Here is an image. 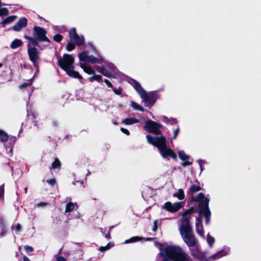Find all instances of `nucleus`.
<instances>
[{
  "label": "nucleus",
  "mask_w": 261,
  "mask_h": 261,
  "mask_svg": "<svg viewBox=\"0 0 261 261\" xmlns=\"http://www.w3.org/2000/svg\"><path fill=\"white\" fill-rule=\"evenodd\" d=\"M155 246L160 250L164 261H190V258L178 246L170 245L164 246L160 243H155Z\"/></svg>",
  "instance_id": "obj_1"
},
{
  "label": "nucleus",
  "mask_w": 261,
  "mask_h": 261,
  "mask_svg": "<svg viewBox=\"0 0 261 261\" xmlns=\"http://www.w3.org/2000/svg\"><path fill=\"white\" fill-rule=\"evenodd\" d=\"M191 212L192 211L188 210L182 214L183 218L179 226V232L184 242L190 248L195 246L197 243L189 223Z\"/></svg>",
  "instance_id": "obj_2"
},
{
  "label": "nucleus",
  "mask_w": 261,
  "mask_h": 261,
  "mask_svg": "<svg viewBox=\"0 0 261 261\" xmlns=\"http://www.w3.org/2000/svg\"><path fill=\"white\" fill-rule=\"evenodd\" d=\"M195 200L200 203V205L202 206V209L200 212L199 218L196 219V230L198 234L205 239L201 218L203 216L205 217L206 224H208L210 220L211 212L208 208L209 199L208 198L205 197L203 194L200 193L198 194Z\"/></svg>",
  "instance_id": "obj_3"
},
{
  "label": "nucleus",
  "mask_w": 261,
  "mask_h": 261,
  "mask_svg": "<svg viewBox=\"0 0 261 261\" xmlns=\"http://www.w3.org/2000/svg\"><path fill=\"white\" fill-rule=\"evenodd\" d=\"M148 143L157 147L163 158L171 157L173 159H176L177 155L175 152L170 148H168L166 145V140L164 136L152 137L146 136Z\"/></svg>",
  "instance_id": "obj_4"
},
{
  "label": "nucleus",
  "mask_w": 261,
  "mask_h": 261,
  "mask_svg": "<svg viewBox=\"0 0 261 261\" xmlns=\"http://www.w3.org/2000/svg\"><path fill=\"white\" fill-rule=\"evenodd\" d=\"M74 59L69 54H64L62 59L58 60L59 66L71 77L82 80V76L79 72L74 70Z\"/></svg>",
  "instance_id": "obj_5"
},
{
  "label": "nucleus",
  "mask_w": 261,
  "mask_h": 261,
  "mask_svg": "<svg viewBox=\"0 0 261 261\" xmlns=\"http://www.w3.org/2000/svg\"><path fill=\"white\" fill-rule=\"evenodd\" d=\"M133 86L138 93L142 98L146 106H152L155 102V100L152 99L154 92L148 94L141 87V85L136 81H134Z\"/></svg>",
  "instance_id": "obj_6"
},
{
  "label": "nucleus",
  "mask_w": 261,
  "mask_h": 261,
  "mask_svg": "<svg viewBox=\"0 0 261 261\" xmlns=\"http://www.w3.org/2000/svg\"><path fill=\"white\" fill-rule=\"evenodd\" d=\"M80 64L82 63H88L91 64L99 63L101 62L100 58L94 57L92 55L89 56L85 51H82L79 55Z\"/></svg>",
  "instance_id": "obj_7"
},
{
  "label": "nucleus",
  "mask_w": 261,
  "mask_h": 261,
  "mask_svg": "<svg viewBox=\"0 0 261 261\" xmlns=\"http://www.w3.org/2000/svg\"><path fill=\"white\" fill-rule=\"evenodd\" d=\"M69 37L70 40L71 42H73L76 45L81 46L84 43L85 38L84 36L77 34L75 28H72L69 31Z\"/></svg>",
  "instance_id": "obj_8"
},
{
  "label": "nucleus",
  "mask_w": 261,
  "mask_h": 261,
  "mask_svg": "<svg viewBox=\"0 0 261 261\" xmlns=\"http://www.w3.org/2000/svg\"><path fill=\"white\" fill-rule=\"evenodd\" d=\"M184 204L185 202L182 201H177L174 203L167 201L164 204L162 208L169 212L176 213L181 209L184 206Z\"/></svg>",
  "instance_id": "obj_9"
},
{
  "label": "nucleus",
  "mask_w": 261,
  "mask_h": 261,
  "mask_svg": "<svg viewBox=\"0 0 261 261\" xmlns=\"http://www.w3.org/2000/svg\"><path fill=\"white\" fill-rule=\"evenodd\" d=\"M161 127V125L159 123L151 120L146 121L144 127L147 132L155 135L160 134Z\"/></svg>",
  "instance_id": "obj_10"
},
{
  "label": "nucleus",
  "mask_w": 261,
  "mask_h": 261,
  "mask_svg": "<svg viewBox=\"0 0 261 261\" xmlns=\"http://www.w3.org/2000/svg\"><path fill=\"white\" fill-rule=\"evenodd\" d=\"M34 36L36 40L39 41H46L49 42V40L46 36V31L38 27H35L34 28Z\"/></svg>",
  "instance_id": "obj_11"
},
{
  "label": "nucleus",
  "mask_w": 261,
  "mask_h": 261,
  "mask_svg": "<svg viewBox=\"0 0 261 261\" xmlns=\"http://www.w3.org/2000/svg\"><path fill=\"white\" fill-rule=\"evenodd\" d=\"M28 53L30 60L32 62L34 66L37 68L38 67V61L39 60V53L35 47H31L29 45L28 47Z\"/></svg>",
  "instance_id": "obj_12"
},
{
  "label": "nucleus",
  "mask_w": 261,
  "mask_h": 261,
  "mask_svg": "<svg viewBox=\"0 0 261 261\" xmlns=\"http://www.w3.org/2000/svg\"><path fill=\"white\" fill-rule=\"evenodd\" d=\"M27 24V20L25 18H21L17 23L13 27V30L16 31H19Z\"/></svg>",
  "instance_id": "obj_13"
},
{
  "label": "nucleus",
  "mask_w": 261,
  "mask_h": 261,
  "mask_svg": "<svg viewBox=\"0 0 261 261\" xmlns=\"http://www.w3.org/2000/svg\"><path fill=\"white\" fill-rule=\"evenodd\" d=\"M80 67L83 69L84 71L89 75H93L95 73V71L93 68L88 65L85 63H82L80 64Z\"/></svg>",
  "instance_id": "obj_14"
},
{
  "label": "nucleus",
  "mask_w": 261,
  "mask_h": 261,
  "mask_svg": "<svg viewBox=\"0 0 261 261\" xmlns=\"http://www.w3.org/2000/svg\"><path fill=\"white\" fill-rule=\"evenodd\" d=\"M78 206L76 203L69 202L67 203L65 207V212L69 214L74 210H77Z\"/></svg>",
  "instance_id": "obj_15"
},
{
  "label": "nucleus",
  "mask_w": 261,
  "mask_h": 261,
  "mask_svg": "<svg viewBox=\"0 0 261 261\" xmlns=\"http://www.w3.org/2000/svg\"><path fill=\"white\" fill-rule=\"evenodd\" d=\"M139 122V120L134 118H127L122 121V123L125 125H132Z\"/></svg>",
  "instance_id": "obj_16"
},
{
  "label": "nucleus",
  "mask_w": 261,
  "mask_h": 261,
  "mask_svg": "<svg viewBox=\"0 0 261 261\" xmlns=\"http://www.w3.org/2000/svg\"><path fill=\"white\" fill-rule=\"evenodd\" d=\"M97 71L102 74L104 76H111L112 73L106 69L103 66H98L96 68Z\"/></svg>",
  "instance_id": "obj_17"
},
{
  "label": "nucleus",
  "mask_w": 261,
  "mask_h": 261,
  "mask_svg": "<svg viewBox=\"0 0 261 261\" xmlns=\"http://www.w3.org/2000/svg\"><path fill=\"white\" fill-rule=\"evenodd\" d=\"M229 249H224L218 252H217L216 254L213 255V257L215 259L219 258L220 257H221L222 256H224L228 254L229 252Z\"/></svg>",
  "instance_id": "obj_18"
},
{
  "label": "nucleus",
  "mask_w": 261,
  "mask_h": 261,
  "mask_svg": "<svg viewBox=\"0 0 261 261\" xmlns=\"http://www.w3.org/2000/svg\"><path fill=\"white\" fill-rule=\"evenodd\" d=\"M173 196L177 197L179 200H182L185 198L184 192L182 189H179L177 192L173 194Z\"/></svg>",
  "instance_id": "obj_19"
},
{
  "label": "nucleus",
  "mask_w": 261,
  "mask_h": 261,
  "mask_svg": "<svg viewBox=\"0 0 261 261\" xmlns=\"http://www.w3.org/2000/svg\"><path fill=\"white\" fill-rule=\"evenodd\" d=\"M22 45V41L19 39H15L13 40L10 45V47L12 49H15Z\"/></svg>",
  "instance_id": "obj_20"
},
{
  "label": "nucleus",
  "mask_w": 261,
  "mask_h": 261,
  "mask_svg": "<svg viewBox=\"0 0 261 261\" xmlns=\"http://www.w3.org/2000/svg\"><path fill=\"white\" fill-rule=\"evenodd\" d=\"M142 239H143L142 237H138V236L133 237L130 238L129 239L126 240L124 241V244H128V243H134V242H136L141 241Z\"/></svg>",
  "instance_id": "obj_21"
},
{
  "label": "nucleus",
  "mask_w": 261,
  "mask_h": 261,
  "mask_svg": "<svg viewBox=\"0 0 261 261\" xmlns=\"http://www.w3.org/2000/svg\"><path fill=\"white\" fill-rule=\"evenodd\" d=\"M163 121L167 124H172V125L177 123V121L176 119H175L174 118H169L166 116L163 117Z\"/></svg>",
  "instance_id": "obj_22"
},
{
  "label": "nucleus",
  "mask_w": 261,
  "mask_h": 261,
  "mask_svg": "<svg viewBox=\"0 0 261 261\" xmlns=\"http://www.w3.org/2000/svg\"><path fill=\"white\" fill-rule=\"evenodd\" d=\"M178 155L180 160L190 159V155L186 154L185 151L182 150H180L178 151Z\"/></svg>",
  "instance_id": "obj_23"
},
{
  "label": "nucleus",
  "mask_w": 261,
  "mask_h": 261,
  "mask_svg": "<svg viewBox=\"0 0 261 261\" xmlns=\"http://www.w3.org/2000/svg\"><path fill=\"white\" fill-rule=\"evenodd\" d=\"M61 167V163L58 159H55L54 162L51 164V169H59Z\"/></svg>",
  "instance_id": "obj_24"
},
{
  "label": "nucleus",
  "mask_w": 261,
  "mask_h": 261,
  "mask_svg": "<svg viewBox=\"0 0 261 261\" xmlns=\"http://www.w3.org/2000/svg\"><path fill=\"white\" fill-rule=\"evenodd\" d=\"M207 242L208 244L210 247H213L214 243L215 242V239L214 237L208 234L206 238Z\"/></svg>",
  "instance_id": "obj_25"
},
{
  "label": "nucleus",
  "mask_w": 261,
  "mask_h": 261,
  "mask_svg": "<svg viewBox=\"0 0 261 261\" xmlns=\"http://www.w3.org/2000/svg\"><path fill=\"white\" fill-rule=\"evenodd\" d=\"M16 16H9L7 18H6L3 22L2 23L4 24H8V23H10L12 22H13L16 18Z\"/></svg>",
  "instance_id": "obj_26"
},
{
  "label": "nucleus",
  "mask_w": 261,
  "mask_h": 261,
  "mask_svg": "<svg viewBox=\"0 0 261 261\" xmlns=\"http://www.w3.org/2000/svg\"><path fill=\"white\" fill-rule=\"evenodd\" d=\"M8 136L7 134L3 130H0V140L2 141H6L7 140Z\"/></svg>",
  "instance_id": "obj_27"
},
{
  "label": "nucleus",
  "mask_w": 261,
  "mask_h": 261,
  "mask_svg": "<svg viewBox=\"0 0 261 261\" xmlns=\"http://www.w3.org/2000/svg\"><path fill=\"white\" fill-rule=\"evenodd\" d=\"M131 106L135 110H138L142 112L144 111V109L134 101L131 102Z\"/></svg>",
  "instance_id": "obj_28"
},
{
  "label": "nucleus",
  "mask_w": 261,
  "mask_h": 261,
  "mask_svg": "<svg viewBox=\"0 0 261 261\" xmlns=\"http://www.w3.org/2000/svg\"><path fill=\"white\" fill-rule=\"evenodd\" d=\"M25 38L29 41V42L30 43H32L33 45H38V43L37 42V40H36L35 38H33L28 36H25Z\"/></svg>",
  "instance_id": "obj_29"
},
{
  "label": "nucleus",
  "mask_w": 261,
  "mask_h": 261,
  "mask_svg": "<svg viewBox=\"0 0 261 261\" xmlns=\"http://www.w3.org/2000/svg\"><path fill=\"white\" fill-rule=\"evenodd\" d=\"M101 79H102L101 76L100 75H98V74H95V73H94V74L92 76L89 77V80L91 81H93L94 80L100 81Z\"/></svg>",
  "instance_id": "obj_30"
},
{
  "label": "nucleus",
  "mask_w": 261,
  "mask_h": 261,
  "mask_svg": "<svg viewBox=\"0 0 261 261\" xmlns=\"http://www.w3.org/2000/svg\"><path fill=\"white\" fill-rule=\"evenodd\" d=\"M112 246H113V244L112 243H109L106 246L101 247L99 250L100 251H104L109 249Z\"/></svg>",
  "instance_id": "obj_31"
},
{
  "label": "nucleus",
  "mask_w": 261,
  "mask_h": 261,
  "mask_svg": "<svg viewBox=\"0 0 261 261\" xmlns=\"http://www.w3.org/2000/svg\"><path fill=\"white\" fill-rule=\"evenodd\" d=\"M8 12L7 9L0 7V16H6L8 14Z\"/></svg>",
  "instance_id": "obj_32"
},
{
  "label": "nucleus",
  "mask_w": 261,
  "mask_h": 261,
  "mask_svg": "<svg viewBox=\"0 0 261 261\" xmlns=\"http://www.w3.org/2000/svg\"><path fill=\"white\" fill-rule=\"evenodd\" d=\"M197 162L198 163L200 168L201 172H202L204 169V165L205 164V162L201 159H199L197 161Z\"/></svg>",
  "instance_id": "obj_33"
},
{
  "label": "nucleus",
  "mask_w": 261,
  "mask_h": 261,
  "mask_svg": "<svg viewBox=\"0 0 261 261\" xmlns=\"http://www.w3.org/2000/svg\"><path fill=\"white\" fill-rule=\"evenodd\" d=\"M191 191L193 192H198L199 191V190H200L201 189V188L200 187V186H197V185H192L191 187Z\"/></svg>",
  "instance_id": "obj_34"
},
{
  "label": "nucleus",
  "mask_w": 261,
  "mask_h": 261,
  "mask_svg": "<svg viewBox=\"0 0 261 261\" xmlns=\"http://www.w3.org/2000/svg\"><path fill=\"white\" fill-rule=\"evenodd\" d=\"M66 48L68 51H71L75 48V45L71 42L68 43Z\"/></svg>",
  "instance_id": "obj_35"
},
{
  "label": "nucleus",
  "mask_w": 261,
  "mask_h": 261,
  "mask_svg": "<svg viewBox=\"0 0 261 261\" xmlns=\"http://www.w3.org/2000/svg\"><path fill=\"white\" fill-rule=\"evenodd\" d=\"M62 39H63V36L59 34H56L54 36V39L57 42L61 41L62 40Z\"/></svg>",
  "instance_id": "obj_36"
},
{
  "label": "nucleus",
  "mask_w": 261,
  "mask_h": 261,
  "mask_svg": "<svg viewBox=\"0 0 261 261\" xmlns=\"http://www.w3.org/2000/svg\"><path fill=\"white\" fill-rule=\"evenodd\" d=\"M189 159L182 160L181 161L183 162L182 163V166L184 167H186L187 166H189L191 165L192 163L189 161Z\"/></svg>",
  "instance_id": "obj_37"
},
{
  "label": "nucleus",
  "mask_w": 261,
  "mask_h": 261,
  "mask_svg": "<svg viewBox=\"0 0 261 261\" xmlns=\"http://www.w3.org/2000/svg\"><path fill=\"white\" fill-rule=\"evenodd\" d=\"M24 248L25 251L28 253H30V252L33 251V250H34L33 248L30 246L26 245L24 247Z\"/></svg>",
  "instance_id": "obj_38"
},
{
  "label": "nucleus",
  "mask_w": 261,
  "mask_h": 261,
  "mask_svg": "<svg viewBox=\"0 0 261 261\" xmlns=\"http://www.w3.org/2000/svg\"><path fill=\"white\" fill-rule=\"evenodd\" d=\"M196 249H197L196 251H194V250L191 249V254L192 255H193L195 257H199L198 249V248H197Z\"/></svg>",
  "instance_id": "obj_39"
},
{
  "label": "nucleus",
  "mask_w": 261,
  "mask_h": 261,
  "mask_svg": "<svg viewBox=\"0 0 261 261\" xmlns=\"http://www.w3.org/2000/svg\"><path fill=\"white\" fill-rule=\"evenodd\" d=\"M46 181L50 185L53 186L56 183V179L55 178H51L50 179L47 180Z\"/></svg>",
  "instance_id": "obj_40"
},
{
  "label": "nucleus",
  "mask_w": 261,
  "mask_h": 261,
  "mask_svg": "<svg viewBox=\"0 0 261 261\" xmlns=\"http://www.w3.org/2000/svg\"><path fill=\"white\" fill-rule=\"evenodd\" d=\"M21 225L19 224H17L15 226V230L16 231V232H19L21 230Z\"/></svg>",
  "instance_id": "obj_41"
},
{
  "label": "nucleus",
  "mask_w": 261,
  "mask_h": 261,
  "mask_svg": "<svg viewBox=\"0 0 261 261\" xmlns=\"http://www.w3.org/2000/svg\"><path fill=\"white\" fill-rule=\"evenodd\" d=\"M157 223H158V221L157 220L154 221V222H153V227L152 228V230L153 231H156V230H157V228H158Z\"/></svg>",
  "instance_id": "obj_42"
},
{
  "label": "nucleus",
  "mask_w": 261,
  "mask_h": 261,
  "mask_svg": "<svg viewBox=\"0 0 261 261\" xmlns=\"http://www.w3.org/2000/svg\"><path fill=\"white\" fill-rule=\"evenodd\" d=\"M179 128H177L174 130L173 139H175L177 137L179 133Z\"/></svg>",
  "instance_id": "obj_43"
},
{
  "label": "nucleus",
  "mask_w": 261,
  "mask_h": 261,
  "mask_svg": "<svg viewBox=\"0 0 261 261\" xmlns=\"http://www.w3.org/2000/svg\"><path fill=\"white\" fill-rule=\"evenodd\" d=\"M120 129L122 133L125 134L126 135H128L129 134V132L127 129L124 128H121Z\"/></svg>",
  "instance_id": "obj_44"
},
{
  "label": "nucleus",
  "mask_w": 261,
  "mask_h": 261,
  "mask_svg": "<svg viewBox=\"0 0 261 261\" xmlns=\"http://www.w3.org/2000/svg\"><path fill=\"white\" fill-rule=\"evenodd\" d=\"M105 82L108 87H112V84L108 80L105 79Z\"/></svg>",
  "instance_id": "obj_45"
},
{
  "label": "nucleus",
  "mask_w": 261,
  "mask_h": 261,
  "mask_svg": "<svg viewBox=\"0 0 261 261\" xmlns=\"http://www.w3.org/2000/svg\"><path fill=\"white\" fill-rule=\"evenodd\" d=\"M57 261H66V260L63 257L59 256L58 257Z\"/></svg>",
  "instance_id": "obj_46"
},
{
  "label": "nucleus",
  "mask_w": 261,
  "mask_h": 261,
  "mask_svg": "<svg viewBox=\"0 0 261 261\" xmlns=\"http://www.w3.org/2000/svg\"><path fill=\"white\" fill-rule=\"evenodd\" d=\"M23 261H31L28 257L25 256H23Z\"/></svg>",
  "instance_id": "obj_47"
},
{
  "label": "nucleus",
  "mask_w": 261,
  "mask_h": 261,
  "mask_svg": "<svg viewBox=\"0 0 261 261\" xmlns=\"http://www.w3.org/2000/svg\"><path fill=\"white\" fill-rule=\"evenodd\" d=\"M46 203L41 202L38 204V206H42V205H45Z\"/></svg>",
  "instance_id": "obj_48"
},
{
  "label": "nucleus",
  "mask_w": 261,
  "mask_h": 261,
  "mask_svg": "<svg viewBox=\"0 0 261 261\" xmlns=\"http://www.w3.org/2000/svg\"><path fill=\"white\" fill-rule=\"evenodd\" d=\"M111 67L112 68V70H113V71H114V69H115V67H114V65L111 64Z\"/></svg>",
  "instance_id": "obj_49"
},
{
  "label": "nucleus",
  "mask_w": 261,
  "mask_h": 261,
  "mask_svg": "<svg viewBox=\"0 0 261 261\" xmlns=\"http://www.w3.org/2000/svg\"><path fill=\"white\" fill-rule=\"evenodd\" d=\"M27 191H28V188L26 187V188H24V192H25V193H27Z\"/></svg>",
  "instance_id": "obj_50"
},
{
  "label": "nucleus",
  "mask_w": 261,
  "mask_h": 261,
  "mask_svg": "<svg viewBox=\"0 0 261 261\" xmlns=\"http://www.w3.org/2000/svg\"><path fill=\"white\" fill-rule=\"evenodd\" d=\"M3 66V64L0 63V68H1Z\"/></svg>",
  "instance_id": "obj_51"
},
{
  "label": "nucleus",
  "mask_w": 261,
  "mask_h": 261,
  "mask_svg": "<svg viewBox=\"0 0 261 261\" xmlns=\"http://www.w3.org/2000/svg\"><path fill=\"white\" fill-rule=\"evenodd\" d=\"M115 92L117 94H119V92L118 91H115Z\"/></svg>",
  "instance_id": "obj_52"
},
{
  "label": "nucleus",
  "mask_w": 261,
  "mask_h": 261,
  "mask_svg": "<svg viewBox=\"0 0 261 261\" xmlns=\"http://www.w3.org/2000/svg\"><path fill=\"white\" fill-rule=\"evenodd\" d=\"M147 240H151V239H150V238H148Z\"/></svg>",
  "instance_id": "obj_53"
}]
</instances>
